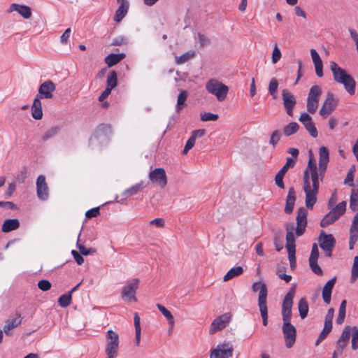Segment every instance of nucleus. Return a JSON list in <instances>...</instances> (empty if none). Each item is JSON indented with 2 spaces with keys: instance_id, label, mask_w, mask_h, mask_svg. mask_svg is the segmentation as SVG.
<instances>
[{
  "instance_id": "obj_6",
  "label": "nucleus",
  "mask_w": 358,
  "mask_h": 358,
  "mask_svg": "<svg viewBox=\"0 0 358 358\" xmlns=\"http://www.w3.org/2000/svg\"><path fill=\"white\" fill-rule=\"evenodd\" d=\"M206 89L210 94L215 96L219 101H224L229 92L228 86L214 78L206 83Z\"/></svg>"
},
{
  "instance_id": "obj_16",
  "label": "nucleus",
  "mask_w": 358,
  "mask_h": 358,
  "mask_svg": "<svg viewBox=\"0 0 358 358\" xmlns=\"http://www.w3.org/2000/svg\"><path fill=\"white\" fill-rule=\"evenodd\" d=\"M307 210L303 207H301L297 210V215L296 217V234L300 236L303 234L307 226Z\"/></svg>"
},
{
  "instance_id": "obj_64",
  "label": "nucleus",
  "mask_w": 358,
  "mask_h": 358,
  "mask_svg": "<svg viewBox=\"0 0 358 358\" xmlns=\"http://www.w3.org/2000/svg\"><path fill=\"white\" fill-rule=\"evenodd\" d=\"M353 178L354 175L352 174V171H348L345 179V184L349 185L350 187H354Z\"/></svg>"
},
{
  "instance_id": "obj_18",
  "label": "nucleus",
  "mask_w": 358,
  "mask_h": 358,
  "mask_svg": "<svg viewBox=\"0 0 358 358\" xmlns=\"http://www.w3.org/2000/svg\"><path fill=\"white\" fill-rule=\"evenodd\" d=\"M282 97L287 115L290 117L293 116V108L296 103L295 96L288 90L283 89L282 90Z\"/></svg>"
},
{
  "instance_id": "obj_7",
  "label": "nucleus",
  "mask_w": 358,
  "mask_h": 358,
  "mask_svg": "<svg viewBox=\"0 0 358 358\" xmlns=\"http://www.w3.org/2000/svg\"><path fill=\"white\" fill-rule=\"evenodd\" d=\"M286 248L288 252V258L290 263L291 269L296 268V257H295V238L294 236V224H288L286 225Z\"/></svg>"
},
{
  "instance_id": "obj_53",
  "label": "nucleus",
  "mask_w": 358,
  "mask_h": 358,
  "mask_svg": "<svg viewBox=\"0 0 358 358\" xmlns=\"http://www.w3.org/2000/svg\"><path fill=\"white\" fill-rule=\"evenodd\" d=\"M38 287L43 292L48 291L51 288V283L47 280H41L38 281Z\"/></svg>"
},
{
  "instance_id": "obj_27",
  "label": "nucleus",
  "mask_w": 358,
  "mask_h": 358,
  "mask_svg": "<svg viewBox=\"0 0 358 358\" xmlns=\"http://www.w3.org/2000/svg\"><path fill=\"white\" fill-rule=\"evenodd\" d=\"M19 227L20 222L17 219H8L3 222L1 227V230L4 233H8L18 229Z\"/></svg>"
},
{
  "instance_id": "obj_50",
  "label": "nucleus",
  "mask_w": 358,
  "mask_h": 358,
  "mask_svg": "<svg viewBox=\"0 0 358 358\" xmlns=\"http://www.w3.org/2000/svg\"><path fill=\"white\" fill-rule=\"evenodd\" d=\"M281 137V133L278 130L274 131L271 136L269 143L275 147L278 142L280 141Z\"/></svg>"
},
{
  "instance_id": "obj_51",
  "label": "nucleus",
  "mask_w": 358,
  "mask_h": 358,
  "mask_svg": "<svg viewBox=\"0 0 358 358\" xmlns=\"http://www.w3.org/2000/svg\"><path fill=\"white\" fill-rule=\"evenodd\" d=\"M280 58H281V52H280V49L278 48L277 45L275 44L274 46L273 52H272V57H271L272 62L273 64H276L280 60Z\"/></svg>"
},
{
  "instance_id": "obj_54",
  "label": "nucleus",
  "mask_w": 358,
  "mask_h": 358,
  "mask_svg": "<svg viewBox=\"0 0 358 358\" xmlns=\"http://www.w3.org/2000/svg\"><path fill=\"white\" fill-rule=\"evenodd\" d=\"M99 209V207H96L87 210L85 213L86 217H87L88 219H91L92 217H97L100 214Z\"/></svg>"
},
{
  "instance_id": "obj_57",
  "label": "nucleus",
  "mask_w": 358,
  "mask_h": 358,
  "mask_svg": "<svg viewBox=\"0 0 358 358\" xmlns=\"http://www.w3.org/2000/svg\"><path fill=\"white\" fill-rule=\"evenodd\" d=\"M198 41L201 47H203V46H206V45H208L210 44V40L208 39V38L202 34H198Z\"/></svg>"
},
{
  "instance_id": "obj_37",
  "label": "nucleus",
  "mask_w": 358,
  "mask_h": 358,
  "mask_svg": "<svg viewBox=\"0 0 358 358\" xmlns=\"http://www.w3.org/2000/svg\"><path fill=\"white\" fill-rule=\"evenodd\" d=\"M278 87V82L275 78H273L271 79L268 84V93L272 96L273 99H275L277 98V90Z\"/></svg>"
},
{
  "instance_id": "obj_25",
  "label": "nucleus",
  "mask_w": 358,
  "mask_h": 358,
  "mask_svg": "<svg viewBox=\"0 0 358 358\" xmlns=\"http://www.w3.org/2000/svg\"><path fill=\"white\" fill-rule=\"evenodd\" d=\"M310 55L315 66V73L319 78L323 76V64L318 52L315 49H310Z\"/></svg>"
},
{
  "instance_id": "obj_2",
  "label": "nucleus",
  "mask_w": 358,
  "mask_h": 358,
  "mask_svg": "<svg viewBox=\"0 0 358 358\" xmlns=\"http://www.w3.org/2000/svg\"><path fill=\"white\" fill-rule=\"evenodd\" d=\"M330 69L335 82L342 84L349 94H355L356 82L354 78L334 62H330Z\"/></svg>"
},
{
  "instance_id": "obj_59",
  "label": "nucleus",
  "mask_w": 358,
  "mask_h": 358,
  "mask_svg": "<svg viewBox=\"0 0 358 358\" xmlns=\"http://www.w3.org/2000/svg\"><path fill=\"white\" fill-rule=\"evenodd\" d=\"M71 255L73 256L76 263L78 265H81L84 262L83 257L80 255V254L76 250H73L71 251Z\"/></svg>"
},
{
  "instance_id": "obj_35",
  "label": "nucleus",
  "mask_w": 358,
  "mask_h": 358,
  "mask_svg": "<svg viewBox=\"0 0 358 358\" xmlns=\"http://www.w3.org/2000/svg\"><path fill=\"white\" fill-rule=\"evenodd\" d=\"M299 126L296 122H290L283 127V134L286 136H289L295 134L299 130Z\"/></svg>"
},
{
  "instance_id": "obj_28",
  "label": "nucleus",
  "mask_w": 358,
  "mask_h": 358,
  "mask_svg": "<svg viewBox=\"0 0 358 358\" xmlns=\"http://www.w3.org/2000/svg\"><path fill=\"white\" fill-rule=\"evenodd\" d=\"M125 57V55L124 53H120V54H110L105 58V62L106 64L111 67L118 62H120L121 60H122Z\"/></svg>"
},
{
  "instance_id": "obj_20",
  "label": "nucleus",
  "mask_w": 358,
  "mask_h": 358,
  "mask_svg": "<svg viewBox=\"0 0 358 358\" xmlns=\"http://www.w3.org/2000/svg\"><path fill=\"white\" fill-rule=\"evenodd\" d=\"M299 120L303 124L306 129L309 132L311 136L313 138L317 136V129L310 115L306 113H303L300 115Z\"/></svg>"
},
{
  "instance_id": "obj_47",
  "label": "nucleus",
  "mask_w": 358,
  "mask_h": 358,
  "mask_svg": "<svg viewBox=\"0 0 358 358\" xmlns=\"http://www.w3.org/2000/svg\"><path fill=\"white\" fill-rule=\"evenodd\" d=\"M352 348L355 350L358 348V328L354 327L352 334Z\"/></svg>"
},
{
  "instance_id": "obj_4",
  "label": "nucleus",
  "mask_w": 358,
  "mask_h": 358,
  "mask_svg": "<svg viewBox=\"0 0 358 358\" xmlns=\"http://www.w3.org/2000/svg\"><path fill=\"white\" fill-rule=\"evenodd\" d=\"M120 349V336L119 334L109 329L106 334L105 352L107 358H117Z\"/></svg>"
},
{
  "instance_id": "obj_29",
  "label": "nucleus",
  "mask_w": 358,
  "mask_h": 358,
  "mask_svg": "<svg viewBox=\"0 0 358 358\" xmlns=\"http://www.w3.org/2000/svg\"><path fill=\"white\" fill-rule=\"evenodd\" d=\"M194 56H195V51L194 50H189L180 56H176L175 57V62H176V64L181 65L182 64H185L189 59L194 58Z\"/></svg>"
},
{
  "instance_id": "obj_5",
  "label": "nucleus",
  "mask_w": 358,
  "mask_h": 358,
  "mask_svg": "<svg viewBox=\"0 0 358 358\" xmlns=\"http://www.w3.org/2000/svg\"><path fill=\"white\" fill-rule=\"evenodd\" d=\"M140 279L138 278L128 280L122 287L120 296L127 303H136L138 301L136 292L139 287Z\"/></svg>"
},
{
  "instance_id": "obj_33",
  "label": "nucleus",
  "mask_w": 358,
  "mask_h": 358,
  "mask_svg": "<svg viewBox=\"0 0 358 358\" xmlns=\"http://www.w3.org/2000/svg\"><path fill=\"white\" fill-rule=\"evenodd\" d=\"M243 272V269L241 266H238L231 268L223 277L224 281H228L234 277L241 275Z\"/></svg>"
},
{
  "instance_id": "obj_19",
  "label": "nucleus",
  "mask_w": 358,
  "mask_h": 358,
  "mask_svg": "<svg viewBox=\"0 0 358 358\" xmlns=\"http://www.w3.org/2000/svg\"><path fill=\"white\" fill-rule=\"evenodd\" d=\"M55 90V85L52 80L43 82L39 87L38 94L36 96H41V99H51L53 96V92Z\"/></svg>"
},
{
  "instance_id": "obj_60",
  "label": "nucleus",
  "mask_w": 358,
  "mask_h": 358,
  "mask_svg": "<svg viewBox=\"0 0 358 358\" xmlns=\"http://www.w3.org/2000/svg\"><path fill=\"white\" fill-rule=\"evenodd\" d=\"M283 178H284V176H282L278 173H277L275 176V182L276 185L280 189L285 188V185L283 182Z\"/></svg>"
},
{
  "instance_id": "obj_31",
  "label": "nucleus",
  "mask_w": 358,
  "mask_h": 358,
  "mask_svg": "<svg viewBox=\"0 0 358 358\" xmlns=\"http://www.w3.org/2000/svg\"><path fill=\"white\" fill-rule=\"evenodd\" d=\"M129 9V4L121 3L115 12L114 20L120 22L126 15Z\"/></svg>"
},
{
  "instance_id": "obj_23",
  "label": "nucleus",
  "mask_w": 358,
  "mask_h": 358,
  "mask_svg": "<svg viewBox=\"0 0 358 358\" xmlns=\"http://www.w3.org/2000/svg\"><path fill=\"white\" fill-rule=\"evenodd\" d=\"M336 277H334L327 282L322 289V299L326 304H329L331 302V296L332 289L335 285Z\"/></svg>"
},
{
  "instance_id": "obj_56",
  "label": "nucleus",
  "mask_w": 358,
  "mask_h": 358,
  "mask_svg": "<svg viewBox=\"0 0 358 358\" xmlns=\"http://www.w3.org/2000/svg\"><path fill=\"white\" fill-rule=\"evenodd\" d=\"M319 257V251L317 245L314 243L312 246L311 253L309 257V260H317Z\"/></svg>"
},
{
  "instance_id": "obj_52",
  "label": "nucleus",
  "mask_w": 358,
  "mask_h": 358,
  "mask_svg": "<svg viewBox=\"0 0 358 358\" xmlns=\"http://www.w3.org/2000/svg\"><path fill=\"white\" fill-rule=\"evenodd\" d=\"M217 119L218 115L211 113H205L201 116V120L203 122L216 121Z\"/></svg>"
},
{
  "instance_id": "obj_32",
  "label": "nucleus",
  "mask_w": 358,
  "mask_h": 358,
  "mask_svg": "<svg viewBox=\"0 0 358 358\" xmlns=\"http://www.w3.org/2000/svg\"><path fill=\"white\" fill-rule=\"evenodd\" d=\"M299 315L301 319H304L308 313L309 307L306 298H301L298 303Z\"/></svg>"
},
{
  "instance_id": "obj_10",
  "label": "nucleus",
  "mask_w": 358,
  "mask_h": 358,
  "mask_svg": "<svg viewBox=\"0 0 358 358\" xmlns=\"http://www.w3.org/2000/svg\"><path fill=\"white\" fill-rule=\"evenodd\" d=\"M294 297V290L292 289L286 294L283 299L282 306V317L283 323L290 322L291 321Z\"/></svg>"
},
{
  "instance_id": "obj_14",
  "label": "nucleus",
  "mask_w": 358,
  "mask_h": 358,
  "mask_svg": "<svg viewBox=\"0 0 358 358\" xmlns=\"http://www.w3.org/2000/svg\"><path fill=\"white\" fill-rule=\"evenodd\" d=\"M282 330L285 338V346L287 348H292L296 340V328L290 322H287L282 324Z\"/></svg>"
},
{
  "instance_id": "obj_22",
  "label": "nucleus",
  "mask_w": 358,
  "mask_h": 358,
  "mask_svg": "<svg viewBox=\"0 0 358 358\" xmlns=\"http://www.w3.org/2000/svg\"><path fill=\"white\" fill-rule=\"evenodd\" d=\"M22 317L20 314H16L13 317H10L5 321L3 331L6 335L10 334V330L17 327L21 324Z\"/></svg>"
},
{
  "instance_id": "obj_26",
  "label": "nucleus",
  "mask_w": 358,
  "mask_h": 358,
  "mask_svg": "<svg viewBox=\"0 0 358 358\" xmlns=\"http://www.w3.org/2000/svg\"><path fill=\"white\" fill-rule=\"evenodd\" d=\"M31 115L35 120H41L43 117L41 96H36L34 99L31 106Z\"/></svg>"
},
{
  "instance_id": "obj_41",
  "label": "nucleus",
  "mask_w": 358,
  "mask_h": 358,
  "mask_svg": "<svg viewBox=\"0 0 358 358\" xmlns=\"http://www.w3.org/2000/svg\"><path fill=\"white\" fill-rule=\"evenodd\" d=\"M187 98V92L185 90L180 92L178 96L176 110L180 111L182 108V105L185 103Z\"/></svg>"
},
{
  "instance_id": "obj_38",
  "label": "nucleus",
  "mask_w": 358,
  "mask_h": 358,
  "mask_svg": "<svg viewBox=\"0 0 358 358\" xmlns=\"http://www.w3.org/2000/svg\"><path fill=\"white\" fill-rule=\"evenodd\" d=\"M350 208L353 211L358 210V190L355 189L352 190L350 200Z\"/></svg>"
},
{
  "instance_id": "obj_49",
  "label": "nucleus",
  "mask_w": 358,
  "mask_h": 358,
  "mask_svg": "<svg viewBox=\"0 0 358 358\" xmlns=\"http://www.w3.org/2000/svg\"><path fill=\"white\" fill-rule=\"evenodd\" d=\"M334 315V309L333 308H330L324 318V325H328L332 327V320Z\"/></svg>"
},
{
  "instance_id": "obj_62",
  "label": "nucleus",
  "mask_w": 358,
  "mask_h": 358,
  "mask_svg": "<svg viewBox=\"0 0 358 358\" xmlns=\"http://www.w3.org/2000/svg\"><path fill=\"white\" fill-rule=\"evenodd\" d=\"M71 33V28H68L65 30V31L63 33V34L61 36V42L62 43H66L69 41V38H70Z\"/></svg>"
},
{
  "instance_id": "obj_44",
  "label": "nucleus",
  "mask_w": 358,
  "mask_h": 358,
  "mask_svg": "<svg viewBox=\"0 0 358 358\" xmlns=\"http://www.w3.org/2000/svg\"><path fill=\"white\" fill-rule=\"evenodd\" d=\"M332 329L331 327H329L328 325H324V328L322 331H321L320 334L319 335V337L316 341L315 345H318L320 342H322L327 336V335L331 332Z\"/></svg>"
},
{
  "instance_id": "obj_12",
  "label": "nucleus",
  "mask_w": 358,
  "mask_h": 358,
  "mask_svg": "<svg viewBox=\"0 0 358 358\" xmlns=\"http://www.w3.org/2000/svg\"><path fill=\"white\" fill-rule=\"evenodd\" d=\"M319 245L321 249L325 252L326 255L331 257L332 250L335 245L336 241L332 234H326L322 231L318 238Z\"/></svg>"
},
{
  "instance_id": "obj_43",
  "label": "nucleus",
  "mask_w": 358,
  "mask_h": 358,
  "mask_svg": "<svg viewBox=\"0 0 358 358\" xmlns=\"http://www.w3.org/2000/svg\"><path fill=\"white\" fill-rule=\"evenodd\" d=\"M142 185H143V182H141L140 183H138V184L132 186L131 187L126 189L124 192L123 194L129 196H133L141 190V189L142 188Z\"/></svg>"
},
{
  "instance_id": "obj_42",
  "label": "nucleus",
  "mask_w": 358,
  "mask_h": 358,
  "mask_svg": "<svg viewBox=\"0 0 358 358\" xmlns=\"http://www.w3.org/2000/svg\"><path fill=\"white\" fill-rule=\"evenodd\" d=\"M71 301V295L69 293L62 295L58 299V303L62 307H67L70 305Z\"/></svg>"
},
{
  "instance_id": "obj_13",
  "label": "nucleus",
  "mask_w": 358,
  "mask_h": 358,
  "mask_svg": "<svg viewBox=\"0 0 358 358\" xmlns=\"http://www.w3.org/2000/svg\"><path fill=\"white\" fill-rule=\"evenodd\" d=\"M231 320V315L229 313H224L216 317L211 323L209 329V334H214L217 331L224 329Z\"/></svg>"
},
{
  "instance_id": "obj_36",
  "label": "nucleus",
  "mask_w": 358,
  "mask_h": 358,
  "mask_svg": "<svg viewBox=\"0 0 358 358\" xmlns=\"http://www.w3.org/2000/svg\"><path fill=\"white\" fill-rule=\"evenodd\" d=\"M107 87L110 90H113L117 85V73L115 71H111L107 77Z\"/></svg>"
},
{
  "instance_id": "obj_21",
  "label": "nucleus",
  "mask_w": 358,
  "mask_h": 358,
  "mask_svg": "<svg viewBox=\"0 0 358 358\" xmlns=\"http://www.w3.org/2000/svg\"><path fill=\"white\" fill-rule=\"evenodd\" d=\"M18 13L24 19H29L31 16V9L29 6L18 3L10 4L8 13Z\"/></svg>"
},
{
  "instance_id": "obj_3",
  "label": "nucleus",
  "mask_w": 358,
  "mask_h": 358,
  "mask_svg": "<svg viewBox=\"0 0 358 358\" xmlns=\"http://www.w3.org/2000/svg\"><path fill=\"white\" fill-rule=\"evenodd\" d=\"M252 289L254 292H259L258 307L262 318L263 325L266 326L268 324L267 286L264 282H255L252 284Z\"/></svg>"
},
{
  "instance_id": "obj_34",
  "label": "nucleus",
  "mask_w": 358,
  "mask_h": 358,
  "mask_svg": "<svg viewBox=\"0 0 358 358\" xmlns=\"http://www.w3.org/2000/svg\"><path fill=\"white\" fill-rule=\"evenodd\" d=\"M157 307L159 309V310L163 314V315L168 320L169 323L171 326V329H172L174 325V317L171 313L161 304H157Z\"/></svg>"
},
{
  "instance_id": "obj_15",
  "label": "nucleus",
  "mask_w": 358,
  "mask_h": 358,
  "mask_svg": "<svg viewBox=\"0 0 358 358\" xmlns=\"http://www.w3.org/2000/svg\"><path fill=\"white\" fill-rule=\"evenodd\" d=\"M149 178L152 183L161 188L165 187L167 184V177L163 168H157L150 172Z\"/></svg>"
},
{
  "instance_id": "obj_24",
  "label": "nucleus",
  "mask_w": 358,
  "mask_h": 358,
  "mask_svg": "<svg viewBox=\"0 0 358 358\" xmlns=\"http://www.w3.org/2000/svg\"><path fill=\"white\" fill-rule=\"evenodd\" d=\"M296 200V192L294 188L292 187L289 189L287 196L286 198V203L284 209L285 213L290 214L292 213Z\"/></svg>"
},
{
  "instance_id": "obj_45",
  "label": "nucleus",
  "mask_w": 358,
  "mask_h": 358,
  "mask_svg": "<svg viewBox=\"0 0 358 358\" xmlns=\"http://www.w3.org/2000/svg\"><path fill=\"white\" fill-rule=\"evenodd\" d=\"M346 202L342 201L336 205L331 210L335 213L338 217H341L345 212Z\"/></svg>"
},
{
  "instance_id": "obj_30",
  "label": "nucleus",
  "mask_w": 358,
  "mask_h": 358,
  "mask_svg": "<svg viewBox=\"0 0 358 358\" xmlns=\"http://www.w3.org/2000/svg\"><path fill=\"white\" fill-rule=\"evenodd\" d=\"M338 218L339 217H338L334 212L331 210L321 220L320 226L322 227H327V226L337 220Z\"/></svg>"
},
{
  "instance_id": "obj_17",
  "label": "nucleus",
  "mask_w": 358,
  "mask_h": 358,
  "mask_svg": "<svg viewBox=\"0 0 358 358\" xmlns=\"http://www.w3.org/2000/svg\"><path fill=\"white\" fill-rule=\"evenodd\" d=\"M36 194L41 201H46L49 197V188L45 180V177L39 176L36 179Z\"/></svg>"
},
{
  "instance_id": "obj_1",
  "label": "nucleus",
  "mask_w": 358,
  "mask_h": 358,
  "mask_svg": "<svg viewBox=\"0 0 358 358\" xmlns=\"http://www.w3.org/2000/svg\"><path fill=\"white\" fill-rule=\"evenodd\" d=\"M329 162L328 149L322 146L319 150V164L317 166L311 151L308 165L303 178V190L305 193V205L312 210L316 203L319 192L320 180L322 181Z\"/></svg>"
},
{
  "instance_id": "obj_8",
  "label": "nucleus",
  "mask_w": 358,
  "mask_h": 358,
  "mask_svg": "<svg viewBox=\"0 0 358 358\" xmlns=\"http://www.w3.org/2000/svg\"><path fill=\"white\" fill-rule=\"evenodd\" d=\"M322 90L320 86L319 85H313L310 89V91L307 97V110L313 114L316 112L318 106H319V100L322 95Z\"/></svg>"
},
{
  "instance_id": "obj_63",
  "label": "nucleus",
  "mask_w": 358,
  "mask_h": 358,
  "mask_svg": "<svg viewBox=\"0 0 358 358\" xmlns=\"http://www.w3.org/2000/svg\"><path fill=\"white\" fill-rule=\"evenodd\" d=\"M205 134H206V130L203 129L194 130L192 131L191 137L193 138V139H194L196 141V138L202 137L205 135Z\"/></svg>"
},
{
  "instance_id": "obj_61",
  "label": "nucleus",
  "mask_w": 358,
  "mask_h": 358,
  "mask_svg": "<svg viewBox=\"0 0 358 358\" xmlns=\"http://www.w3.org/2000/svg\"><path fill=\"white\" fill-rule=\"evenodd\" d=\"M165 221L162 218H155L150 222V225H154L157 227H163Z\"/></svg>"
},
{
  "instance_id": "obj_48",
  "label": "nucleus",
  "mask_w": 358,
  "mask_h": 358,
  "mask_svg": "<svg viewBox=\"0 0 358 358\" xmlns=\"http://www.w3.org/2000/svg\"><path fill=\"white\" fill-rule=\"evenodd\" d=\"M310 267L313 273L322 275L323 272L320 266L317 264V260H309Z\"/></svg>"
},
{
  "instance_id": "obj_39",
  "label": "nucleus",
  "mask_w": 358,
  "mask_h": 358,
  "mask_svg": "<svg viewBox=\"0 0 358 358\" xmlns=\"http://www.w3.org/2000/svg\"><path fill=\"white\" fill-rule=\"evenodd\" d=\"M358 278V256H355L353 259V264L351 270V278L352 282H354Z\"/></svg>"
},
{
  "instance_id": "obj_11",
  "label": "nucleus",
  "mask_w": 358,
  "mask_h": 358,
  "mask_svg": "<svg viewBox=\"0 0 358 358\" xmlns=\"http://www.w3.org/2000/svg\"><path fill=\"white\" fill-rule=\"evenodd\" d=\"M338 103V99L334 96L333 93L327 92L326 99L320 110V115L323 118L327 117L335 110Z\"/></svg>"
},
{
  "instance_id": "obj_46",
  "label": "nucleus",
  "mask_w": 358,
  "mask_h": 358,
  "mask_svg": "<svg viewBox=\"0 0 358 358\" xmlns=\"http://www.w3.org/2000/svg\"><path fill=\"white\" fill-rule=\"evenodd\" d=\"M351 335V328L349 326H347L345 327L344 330L343 331L341 337L338 340H340L341 342H345L348 343L350 338Z\"/></svg>"
},
{
  "instance_id": "obj_58",
  "label": "nucleus",
  "mask_w": 358,
  "mask_h": 358,
  "mask_svg": "<svg viewBox=\"0 0 358 358\" xmlns=\"http://www.w3.org/2000/svg\"><path fill=\"white\" fill-rule=\"evenodd\" d=\"M80 236V233L78 235V241H77V247L79 249L80 252L83 255H88L90 254V250L85 248V247L79 243V237Z\"/></svg>"
},
{
  "instance_id": "obj_9",
  "label": "nucleus",
  "mask_w": 358,
  "mask_h": 358,
  "mask_svg": "<svg viewBox=\"0 0 358 358\" xmlns=\"http://www.w3.org/2000/svg\"><path fill=\"white\" fill-rule=\"evenodd\" d=\"M234 348L231 343L224 342L218 344L211 350L210 358H230L232 357Z\"/></svg>"
},
{
  "instance_id": "obj_55",
  "label": "nucleus",
  "mask_w": 358,
  "mask_h": 358,
  "mask_svg": "<svg viewBox=\"0 0 358 358\" xmlns=\"http://www.w3.org/2000/svg\"><path fill=\"white\" fill-rule=\"evenodd\" d=\"M195 141H196L190 136V138L187 140L186 145H185V148L182 152V154L186 155L188 152V151L193 148V146L195 144Z\"/></svg>"
},
{
  "instance_id": "obj_40",
  "label": "nucleus",
  "mask_w": 358,
  "mask_h": 358,
  "mask_svg": "<svg viewBox=\"0 0 358 358\" xmlns=\"http://www.w3.org/2000/svg\"><path fill=\"white\" fill-rule=\"evenodd\" d=\"M59 129H60L59 127L57 126L50 128V129H48V131H46L44 133V134L42 136V140L47 141V140L54 137L59 133Z\"/></svg>"
}]
</instances>
